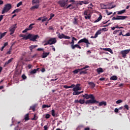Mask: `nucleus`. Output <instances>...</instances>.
Returning a JSON list of instances; mask_svg holds the SVG:
<instances>
[{"instance_id": "nucleus-18", "label": "nucleus", "mask_w": 130, "mask_h": 130, "mask_svg": "<svg viewBox=\"0 0 130 130\" xmlns=\"http://www.w3.org/2000/svg\"><path fill=\"white\" fill-rule=\"evenodd\" d=\"M88 85H90L91 89H94V88H95V86H96L95 83H94L93 82H89L88 83Z\"/></svg>"}, {"instance_id": "nucleus-11", "label": "nucleus", "mask_w": 130, "mask_h": 130, "mask_svg": "<svg viewBox=\"0 0 130 130\" xmlns=\"http://www.w3.org/2000/svg\"><path fill=\"white\" fill-rule=\"evenodd\" d=\"M81 84H77L75 87L73 88V91H81L82 87H80Z\"/></svg>"}, {"instance_id": "nucleus-4", "label": "nucleus", "mask_w": 130, "mask_h": 130, "mask_svg": "<svg viewBox=\"0 0 130 130\" xmlns=\"http://www.w3.org/2000/svg\"><path fill=\"white\" fill-rule=\"evenodd\" d=\"M11 9H12V5L11 4H6L2 11V14L8 13V12Z\"/></svg>"}, {"instance_id": "nucleus-21", "label": "nucleus", "mask_w": 130, "mask_h": 130, "mask_svg": "<svg viewBox=\"0 0 130 130\" xmlns=\"http://www.w3.org/2000/svg\"><path fill=\"white\" fill-rule=\"evenodd\" d=\"M49 52H45L43 53L42 58H45V57H47L48 55H49Z\"/></svg>"}, {"instance_id": "nucleus-26", "label": "nucleus", "mask_w": 130, "mask_h": 130, "mask_svg": "<svg viewBox=\"0 0 130 130\" xmlns=\"http://www.w3.org/2000/svg\"><path fill=\"white\" fill-rule=\"evenodd\" d=\"M74 25H78V18L75 17L73 21Z\"/></svg>"}, {"instance_id": "nucleus-58", "label": "nucleus", "mask_w": 130, "mask_h": 130, "mask_svg": "<svg viewBox=\"0 0 130 130\" xmlns=\"http://www.w3.org/2000/svg\"><path fill=\"white\" fill-rule=\"evenodd\" d=\"M4 19V15H0V22Z\"/></svg>"}, {"instance_id": "nucleus-13", "label": "nucleus", "mask_w": 130, "mask_h": 130, "mask_svg": "<svg viewBox=\"0 0 130 130\" xmlns=\"http://www.w3.org/2000/svg\"><path fill=\"white\" fill-rule=\"evenodd\" d=\"M79 44H77L75 45H74L72 47V49H75V48H79V49H81L82 47L80 46V45H79Z\"/></svg>"}, {"instance_id": "nucleus-59", "label": "nucleus", "mask_w": 130, "mask_h": 130, "mask_svg": "<svg viewBox=\"0 0 130 130\" xmlns=\"http://www.w3.org/2000/svg\"><path fill=\"white\" fill-rule=\"evenodd\" d=\"M123 85H124L123 83H121L119 84V87H120V88H122V87H123Z\"/></svg>"}, {"instance_id": "nucleus-16", "label": "nucleus", "mask_w": 130, "mask_h": 130, "mask_svg": "<svg viewBox=\"0 0 130 130\" xmlns=\"http://www.w3.org/2000/svg\"><path fill=\"white\" fill-rule=\"evenodd\" d=\"M74 4H70L68 5L66 9H70V10H74L75 9V6L73 5Z\"/></svg>"}, {"instance_id": "nucleus-56", "label": "nucleus", "mask_w": 130, "mask_h": 130, "mask_svg": "<svg viewBox=\"0 0 130 130\" xmlns=\"http://www.w3.org/2000/svg\"><path fill=\"white\" fill-rule=\"evenodd\" d=\"M47 21V18H44L42 20V22H46Z\"/></svg>"}, {"instance_id": "nucleus-64", "label": "nucleus", "mask_w": 130, "mask_h": 130, "mask_svg": "<svg viewBox=\"0 0 130 130\" xmlns=\"http://www.w3.org/2000/svg\"><path fill=\"white\" fill-rule=\"evenodd\" d=\"M112 20L113 21L114 20H117V16L116 17H113Z\"/></svg>"}, {"instance_id": "nucleus-10", "label": "nucleus", "mask_w": 130, "mask_h": 130, "mask_svg": "<svg viewBox=\"0 0 130 130\" xmlns=\"http://www.w3.org/2000/svg\"><path fill=\"white\" fill-rule=\"evenodd\" d=\"M88 68H89V66H86L85 67H83L81 69H76L72 72L74 74H77L78 73H79L80 71H83V70H86V69H88Z\"/></svg>"}, {"instance_id": "nucleus-29", "label": "nucleus", "mask_w": 130, "mask_h": 130, "mask_svg": "<svg viewBox=\"0 0 130 130\" xmlns=\"http://www.w3.org/2000/svg\"><path fill=\"white\" fill-rule=\"evenodd\" d=\"M124 13H125V10L124 9L117 12L118 15H121V14H124Z\"/></svg>"}, {"instance_id": "nucleus-57", "label": "nucleus", "mask_w": 130, "mask_h": 130, "mask_svg": "<svg viewBox=\"0 0 130 130\" xmlns=\"http://www.w3.org/2000/svg\"><path fill=\"white\" fill-rule=\"evenodd\" d=\"M119 111V109H117V108H115V110H114V112L116 113H118Z\"/></svg>"}, {"instance_id": "nucleus-25", "label": "nucleus", "mask_w": 130, "mask_h": 130, "mask_svg": "<svg viewBox=\"0 0 130 130\" xmlns=\"http://www.w3.org/2000/svg\"><path fill=\"white\" fill-rule=\"evenodd\" d=\"M102 20V15H100L99 17L94 21V23H98L99 21H101Z\"/></svg>"}, {"instance_id": "nucleus-50", "label": "nucleus", "mask_w": 130, "mask_h": 130, "mask_svg": "<svg viewBox=\"0 0 130 130\" xmlns=\"http://www.w3.org/2000/svg\"><path fill=\"white\" fill-rule=\"evenodd\" d=\"M124 107L125 109H126L127 110H128L129 109L128 105H124Z\"/></svg>"}, {"instance_id": "nucleus-31", "label": "nucleus", "mask_w": 130, "mask_h": 130, "mask_svg": "<svg viewBox=\"0 0 130 130\" xmlns=\"http://www.w3.org/2000/svg\"><path fill=\"white\" fill-rule=\"evenodd\" d=\"M43 108H49V107H51V105H43L42 106Z\"/></svg>"}, {"instance_id": "nucleus-22", "label": "nucleus", "mask_w": 130, "mask_h": 130, "mask_svg": "<svg viewBox=\"0 0 130 130\" xmlns=\"http://www.w3.org/2000/svg\"><path fill=\"white\" fill-rule=\"evenodd\" d=\"M13 59H14V58H11V59H9L7 61H6L5 65L7 66L9 64V63H11V61H13Z\"/></svg>"}, {"instance_id": "nucleus-17", "label": "nucleus", "mask_w": 130, "mask_h": 130, "mask_svg": "<svg viewBox=\"0 0 130 130\" xmlns=\"http://www.w3.org/2000/svg\"><path fill=\"white\" fill-rule=\"evenodd\" d=\"M103 50H104L105 51H109V52H110L112 54H113V51H112V50L109 48H103Z\"/></svg>"}, {"instance_id": "nucleus-53", "label": "nucleus", "mask_w": 130, "mask_h": 130, "mask_svg": "<svg viewBox=\"0 0 130 130\" xmlns=\"http://www.w3.org/2000/svg\"><path fill=\"white\" fill-rule=\"evenodd\" d=\"M38 55V54L36 53V54H34V55H32L31 56V57H32V58H35Z\"/></svg>"}, {"instance_id": "nucleus-61", "label": "nucleus", "mask_w": 130, "mask_h": 130, "mask_svg": "<svg viewBox=\"0 0 130 130\" xmlns=\"http://www.w3.org/2000/svg\"><path fill=\"white\" fill-rule=\"evenodd\" d=\"M44 130H47L48 127H47V125H45L44 126Z\"/></svg>"}, {"instance_id": "nucleus-55", "label": "nucleus", "mask_w": 130, "mask_h": 130, "mask_svg": "<svg viewBox=\"0 0 130 130\" xmlns=\"http://www.w3.org/2000/svg\"><path fill=\"white\" fill-rule=\"evenodd\" d=\"M63 88H64L65 89H70V87L68 85H64Z\"/></svg>"}, {"instance_id": "nucleus-9", "label": "nucleus", "mask_w": 130, "mask_h": 130, "mask_svg": "<svg viewBox=\"0 0 130 130\" xmlns=\"http://www.w3.org/2000/svg\"><path fill=\"white\" fill-rule=\"evenodd\" d=\"M128 53H129V49L122 50L120 52V54L122 55L123 58H125V57H126V54H128Z\"/></svg>"}, {"instance_id": "nucleus-30", "label": "nucleus", "mask_w": 130, "mask_h": 130, "mask_svg": "<svg viewBox=\"0 0 130 130\" xmlns=\"http://www.w3.org/2000/svg\"><path fill=\"white\" fill-rule=\"evenodd\" d=\"M34 25H35V23H31L29 25V27L27 29H28V30H32V28H33V26H34Z\"/></svg>"}, {"instance_id": "nucleus-44", "label": "nucleus", "mask_w": 130, "mask_h": 130, "mask_svg": "<svg viewBox=\"0 0 130 130\" xmlns=\"http://www.w3.org/2000/svg\"><path fill=\"white\" fill-rule=\"evenodd\" d=\"M82 3L84 5H88V4H89V1H82Z\"/></svg>"}, {"instance_id": "nucleus-54", "label": "nucleus", "mask_w": 130, "mask_h": 130, "mask_svg": "<svg viewBox=\"0 0 130 130\" xmlns=\"http://www.w3.org/2000/svg\"><path fill=\"white\" fill-rule=\"evenodd\" d=\"M27 31H29L28 28H25V30L22 31V33H26Z\"/></svg>"}, {"instance_id": "nucleus-43", "label": "nucleus", "mask_w": 130, "mask_h": 130, "mask_svg": "<svg viewBox=\"0 0 130 130\" xmlns=\"http://www.w3.org/2000/svg\"><path fill=\"white\" fill-rule=\"evenodd\" d=\"M6 34H7V32H5L1 34V38H3V37H4V36H6Z\"/></svg>"}, {"instance_id": "nucleus-45", "label": "nucleus", "mask_w": 130, "mask_h": 130, "mask_svg": "<svg viewBox=\"0 0 130 130\" xmlns=\"http://www.w3.org/2000/svg\"><path fill=\"white\" fill-rule=\"evenodd\" d=\"M21 77L22 78V79L23 80H26V79H27V76H26V75H25V74L22 75Z\"/></svg>"}, {"instance_id": "nucleus-37", "label": "nucleus", "mask_w": 130, "mask_h": 130, "mask_svg": "<svg viewBox=\"0 0 130 130\" xmlns=\"http://www.w3.org/2000/svg\"><path fill=\"white\" fill-rule=\"evenodd\" d=\"M79 103L80 104H84V103H85V100H82V99L79 100Z\"/></svg>"}, {"instance_id": "nucleus-34", "label": "nucleus", "mask_w": 130, "mask_h": 130, "mask_svg": "<svg viewBox=\"0 0 130 130\" xmlns=\"http://www.w3.org/2000/svg\"><path fill=\"white\" fill-rule=\"evenodd\" d=\"M32 3L33 4H39V0H32Z\"/></svg>"}, {"instance_id": "nucleus-38", "label": "nucleus", "mask_w": 130, "mask_h": 130, "mask_svg": "<svg viewBox=\"0 0 130 130\" xmlns=\"http://www.w3.org/2000/svg\"><path fill=\"white\" fill-rule=\"evenodd\" d=\"M87 70L85 71H82L80 72V75H83V74H87Z\"/></svg>"}, {"instance_id": "nucleus-3", "label": "nucleus", "mask_w": 130, "mask_h": 130, "mask_svg": "<svg viewBox=\"0 0 130 130\" xmlns=\"http://www.w3.org/2000/svg\"><path fill=\"white\" fill-rule=\"evenodd\" d=\"M58 4L61 8H66L69 5V0H61L58 1Z\"/></svg>"}, {"instance_id": "nucleus-63", "label": "nucleus", "mask_w": 130, "mask_h": 130, "mask_svg": "<svg viewBox=\"0 0 130 130\" xmlns=\"http://www.w3.org/2000/svg\"><path fill=\"white\" fill-rule=\"evenodd\" d=\"M49 30H54V29H53L52 26H49Z\"/></svg>"}, {"instance_id": "nucleus-62", "label": "nucleus", "mask_w": 130, "mask_h": 130, "mask_svg": "<svg viewBox=\"0 0 130 130\" xmlns=\"http://www.w3.org/2000/svg\"><path fill=\"white\" fill-rule=\"evenodd\" d=\"M75 84H72L70 86V88H75Z\"/></svg>"}, {"instance_id": "nucleus-1", "label": "nucleus", "mask_w": 130, "mask_h": 130, "mask_svg": "<svg viewBox=\"0 0 130 130\" xmlns=\"http://www.w3.org/2000/svg\"><path fill=\"white\" fill-rule=\"evenodd\" d=\"M81 96L83 97L84 99H91L85 102L86 104H94V103H99V102L97 101L95 99V96H94V95L92 94H88V93H85L84 94H82Z\"/></svg>"}, {"instance_id": "nucleus-33", "label": "nucleus", "mask_w": 130, "mask_h": 130, "mask_svg": "<svg viewBox=\"0 0 130 130\" xmlns=\"http://www.w3.org/2000/svg\"><path fill=\"white\" fill-rule=\"evenodd\" d=\"M51 114L53 117L55 116V111L54 110H51Z\"/></svg>"}, {"instance_id": "nucleus-36", "label": "nucleus", "mask_w": 130, "mask_h": 130, "mask_svg": "<svg viewBox=\"0 0 130 130\" xmlns=\"http://www.w3.org/2000/svg\"><path fill=\"white\" fill-rule=\"evenodd\" d=\"M37 119H38V117H37L36 114H35L34 118L31 119V120H37Z\"/></svg>"}, {"instance_id": "nucleus-7", "label": "nucleus", "mask_w": 130, "mask_h": 130, "mask_svg": "<svg viewBox=\"0 0 130 130\" xmlns=\"http://www.w3.org/2000/svg\"><path fill=\"white\" fill-rule=\"evenodd\" d=\"M57 37L59 39H71V37H70L68 36H66L63 34H60V33H59L57 35Z\"/></svg>"}, {"instance_id": "nucleus-35", "label": "nucleus", "mask_w": 130, "mask_h": 130, "mask_svg": "<svg viewBox=\"0 0 130 130\" xmlns=\"http://www.w3.org/2000/svg\"><path fill=\"white\" fill-rule=\"evenodd\" d=\"M83 1H79L77 2L76 5H78V6H82V5L83 4V3H82Z\"/></svg>"}, {"instance_id": "nucleus-47", "label": "nucleus", "mask_w": 130, "mask_h": 130, "mask_svg": "<svg viewBox=\"0 0 130 130\" xmlns=\"http://www.w3.org/2000/svg\"><path fill=\"white\" fill-rule=\"evenodd\" d=\"M36 73H37V72L36 69H34L30 72V74H36Z\"/></svg>"}, {"instance_id": "nucleus-49", "label": "nucleus", "mask_w": 130, "mask_h": 130, "mask_svg": "<svg viewBox=\"0 0 130 130\" xmlns=\"http://www.w3.org/2000/svg\"><path fill=\"white\" fill-rule=\"evenodd\" d=\"M96 33L98 34V35H100L101 34V29L98 30Z\"/></svg>"}, {"instance_id": "nucleus-19", "label": "nucleus", "mask_w": 130, "mask_h": 130, "mask_svg": "<svg viewBox=\"0 0 130 130\" xmlns=\"http://www.w3.org/2000/svg\"><path fill=\"white\" fill-rule=\"evenodd\" d=\"M103 105H104V106H106V105H107V103H106V102L102 101L100 102L99 104V106H103Z\"/></svg>"}, {"instance_id": "nucleus-27", "label": "nucleus", "mask_w": 130, "mask_h": 130, "mask_svg": "<svg viewBox=\"0 0 130 130\" xmlns=\"http://www.w3.org/2000/svg\"><path fill=\"white\" fill-rule=\"evenodd\" d=\"M111 81H116L117 77L116 76H113L110 78Z\"/></svg>"}, {"instance_id": "nucleus-23", "label": "nucleus", "mask_w": 130, "mask_h": 130, "mask_svg": "<svg viewBox=\"0 0 130 130\" xmlns=\"http://www.w3.org/2000/svg\"><path fill=\"white\" fill-rule=\"evenodd\" d=\"M72 94L74 95H80V91H78V90H73V92Z\"/></svg>"}, {"instance_id": "nucleus-42", "label": "nucleus", "mask_w": 130, "mask_h": 130, "mask_svg": "<svg viewBox=\"0 0 130 130\" xmlns=\"http://www.w3.org/2000/svg\"><path fill=\"white\" fill-rule=\"evenodd\" d=\"M70 44H71V48L72 47V46H74V45H75V41L72 40V42L70 43Z\"/></svg>"}, {"instance_id": "nucleus-12", "label": "nucleus", "mask_w": 130, "mask_h": 130, "mask_svg": "<svg viewBox=\"0 0 130 130\" xmlns=\"http://www.w3.org/2000/svg\"><path fill=\"white\" fill-rule=\"evenodd\" d=\"M48 41L49 42L50 45H52V44H55L57 41H56V38H51Z\"/></svg>"}, {"instance_id": "nucleus-14", "label": "nucleus", "mask_w": 130, "mask_h": 130, "mask_svg": "<svg viewBox=\"0 0 130 130\" xmlns=\"http://www.w3.org/2000/svg\"><path fill=\"white\" fill-rule=\"evenodd\" d=\"M117 20H125L127 16H117Z\"/></svg>"}, {"instance_id": "nucleus-8", "label": "nucleus", "mask_w": 130, "mask_h": 130, "mask_svg": "<svg viewBox=\"0 0 130 130\" xmlns=\"http://www.w3.org/2000/svg\"><path fill=\"white\" fill-rule=\"evenodd\" d=\"M17 29V24H14L12 26H11L9 28V31L10 32V35H13L14 33H15V30Z\"/></svg>"}, {"instance_id": "nucleus-46", "label": "nucleus", "mask_w": 130, "mask_h": 130, "mask_svg": "<svg viewBox=\"0 0 130 130\" xmlns=\"http://www.w3.org/2000/svg\"><path fill=\"white\" fill-rule=\"evenodd\" d=\"M122 102V100H118V101H117L116 102V103L117 104H119V103H121Z\"/></svg>"}, {"instance_id": "nucleus-15", "label": "nucleus", "mask_w": 130, "mask_h": 130, "mask_svg": "<svg viewBox=\"0 0 130 130\" xmlns=\"http://www.w3.org/2000/svg\"><path fill=\"white\" fill-rule=\"evenodd\" d=\"M96 72L99 75H100V74H101V73H103L104 71L102 68H99L96 69Z\"/></svg>"}, {"instance_id": "nucleus-20", "label": "nucleus", "mask_w": 130, "mask_h": 130, "mask_svg": "<svg viewBox=\"0 0 130 130\" xmlns=\"http://www.w3.org/2000/svg\"><path fill=\"white\" fill-rule=\"evenodd\" d=\"M36 47H38V45H31L29 46V48L31 52H32L33 51V49H34V48H36Z\"/></svg>"}, {"instance_id": "nucleus-39", "label": "nucleus", "mask_w": 130, "mask_h": 130, "mask_svg": "<svg viewBox=\"0 0 130 130\" xmlns=\"http://www.w3.org/2000/svg\"><path fill=\"white\" fill-rule=\"evenodd\" d=\"M119 31H121V29H117V30H114L113 32V34H116L117 33V32H119Z\"/></svg>"}, {"instance_id": "nucleus-2", "label": "nucleus", "mask_w": 130, "mask_h": 130, "mask_svg": "<svg viewBox=\"0 0 130 130\" xmlns=\"http://www.w3.org/2000/svg\"><path fill=\"white\" fill-rule=\"evenodd\" d=\"M37 38H39V36L38 35H35L34 34H29L26 37L24 38V39H25V40H28V39H29L30 41H33L34 42H35Z\"/></svg>"}, {"instance_id": "nucleus-60", "label": "nucleus", "mask_w": 130, "mask_h": 130, "mask_svg": "<svg viewBox=\"0 0 130 130\" xmlns=\"http://www.w3.org/2000/svg\"><path fill=\"white\" fill-rule=\"evenodd\" d=\"M123 36H130V33L127 32L126 34L123 35Z\"/></svg>"}, {"instance_id": "nucleus-48", "label": "nucleus", "mask_w": 130, "mask_h": 130, "mask_svg": "<svg viewBox=\"0 0 130 130\" xmlns=\"http://www.w3.org/2000/svg\"><path fill=\"white\" fill-rule=\"evenodd\" d=\"M50 117V115L49 114H47L45 116V118L47 119H48V118H49Z\"/></svg>"}, {"instance_id": "nucleus-28", "label": "nucleus", "mask_w": 130, "mask_h": 130, "mask_svg": "<svg viewBox=\"0 0 130 130\" xmlns=\"http://www.w3.org/2000/svg\"><path fill=\"white\" fill-rule=\"evenodd\" d=\"M69 3H73L72 5H77V1L75 0H70L68 1V4H69Z\"/></svg>"}, {"instance_id": "nucleus-32", "label": "nucleus", "mask_w": 130, "mask_h": 130, "mask_svg": "<svg viewBox=\"0 0 130 130\" xmlns=\"http://www.w3.org/2000/svg\"><path fill=\"white\" fill-rule=\"evenodd\" d=\"M24 119H25V120H29V114H26L24 116Z\"/></svg>"}, {"instance_id": "nucleus-52", "label": "nucleus", "mask_w": 130, "mask_h": 130, "mask_svg": "<svg viewBox=\"0 0 130 130\" xmlns=\"http://www.w3.org/2000/svg\"><path fill=\"white\" fill-rule=\"evenodd\" d=\"M106 13H107L108 16H110V15H112V12H109L108 10H106Z\"/></svg>"}, {"instance_id": "nucleus-40", "label": "nucleus", "mask_w": 130, "mask_h": 130, "mask_svg": "<svg viewBox=\"0 0 130 130\" xmlns=\"http://www.w3.org/2000/svg\"><path fill=\"white\" fill-rule=\"evenodd\" d=\"M20 10L19 9H15L13 12L12 13V14H15V13H19Z\"/></svg>"}, {"instance_id": "nucleus-51", "label": "nucleus", "mask_w": 130, "mask_h": 130, "mask_svg": "<svg viewBox=\"0 0 130 130\" xmlns=\"http://www.w3.org/2000/svg\"><path fill=\"white\" fill-rule=\"evenodd\" d=\"M30 109L31 110H32V111H35V107H34V106L30 107Z\"/></svg>"}, {"instance_id": "nucleus-5", "label": "nucleus", "mask_w": 130, "mask_h": 130, "mask_svg": "<svg viewBox=\"0 0 130 130\" xmlns=\"http://www.w3.org/2000/svg\"><path fill=\"white\" fill-rule=\"evenodd\" d=\"M86 43V47H89V45H90V42H89V40L87 39V38H84L83 39H81L78 42V44H80V43Z\"/></svg>"}, {"instance_id": "nucleus-6", "label": "nucleus", "mask_w": 130, "mask_h": 130, "mask_svg": "<svg viewBox=\"0 0 130 130\" xmlns=\"http://www.w3.org/2000/svg\"><path fill=\"white\" fill-rule=\"evenodd\" d=\"M84 15H85V19L87 20H90L91 19V11L90 10H86L84 12Z\"/></svg>"}, {"instance_id": "nucleus-24", "label": "nucleus", "mask_w": 130, "mask_h": 130, "mask_svg": "<svg viewBox=\"0 0 130 130\" xmlns=\"http://www.w3.org/2000/svg\"><path fill=\"white\" fill-rule=\"evenodd\" d=\"M38 8H39V5H37L34 6L31 8H30V10H31V11H34V9H38Z\"/></svg>"}, {"instance_id": "nucleus-41", "label": "nucleus", "mask_w": 130, "mask_h": 130, "mask_svg": "<svg viewBox=\"0 0 130 130\" xmlns=\"http://www.w3.org/2000/svg\"><path fill=\"white\" fill-rule=\"evenodd\" d=\"M22 5H23V3L22 2H20L17 4V7L19 8V7H20V6H22Z\"/></svg>"}]
</instances>
